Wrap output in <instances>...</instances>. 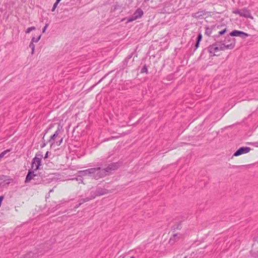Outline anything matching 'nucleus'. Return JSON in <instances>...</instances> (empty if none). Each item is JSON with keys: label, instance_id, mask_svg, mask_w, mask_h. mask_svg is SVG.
<instances>
[{"label": "nucleus", "instance_id": "1", "mask_svg": "<svg viewBox=\"0 0 258 258\" xmlns=\"http://www.w3.org/2000/svg\"><path fill=\"white\" fill-rule=\"evenodd\" d=\"M118 167L117 163H111L105 168L101 169L100 167H97L99 169L98 170L99 175L96 177H99L100 178L108 175L112 171L117 169Z\"/></svg>", "mask_w": 258, "mask_h": 258}, {"label": "nucleus", "instance_id": "2", "mask_svg": "<svg viewBox=\"0 0 258 258\" xmlns=\"http://www.w3.org/2000/svg\"><path fill=\"white\" fill-rule=\"evenodd\" d=\"M60 132V130L59 128H58L54 134L51 136L50 139L47 141V143L50 144L51 148L54 147L55 146H58L62 143L63 138L59 136Z\"/></svg>", "mask_w": 258, "mask_h": 258}, {"label": "nucleus", "instance_id": "3", "mask_svg": "<svg viewBox=\"0 0 258 258\" xmlns=\"http://www.w3.org/2000/svg\"><path fill=\"white\" fill-rule=\"evenodd\" d=\"M231 36L229 34L225 38L224 40L219 41V42H221L225 50L232 49L235 45V39L231 38Z\"/></svg>", "mask_w": 258, "mask_h": 258}, {"label": "nucleus", "instance_id": "4", "mask_svg": "<svg viewBox=\"0 0 258 258\" xmlns=\"http://www.w3.org/2000/svg\"><path fill=\"white\" fill-rule=\"evenodd\" d=\"M98 170H99V169L97 167L89 168L84 170L79 171H78V173L80 174L81 176L90 175L91 177L97 179L99 178V177H96L99 175Z\"/></svg>", "mask_w": 258, "mask_h": 258}, {"label": "nucleus", "instance_id": "5", "mask_svg": "<svg viewBox=\"0 0 258 258\" xmlns=\"http://www.w3.org/2000/svg\"><path fill=\"white\" fill-rule=\"evenodd\" d=\"M42 157L43 155L42 153L38 152L36 154L35 157L32 159V168L34 171H36L39 169Z\"/></svg>", "mask_w": 258, "mask_h": 258}, {"label": "nucleus", "instance_id": "6", "mask_svg": "<svg viewBox=\"0 0 258 258\" xmlns=\"http://www.w3.org/2000/svg\"><path fill=\"white\" fill-rule=\"evenodd\" d=\"M208 50L209 53L212 54L213 55H215V53L218 51L225 50L224 47H223V46H222L221 42H219V41H217L212 45H210L208 47Z\"/></svg>", "mask_w": 258, "mask_h": 258}, {"label": "nucleus", "instance_id": "7", "mask_svg": "<svg viewBox=\"0 0 258 258\" xmlns=\"http://www.w3.org/2000/svg\"><path fill=\"white\" fill-rule=\"evenodd\" d=\"M109 193L108 190L103 188L100 187H97L95 190H92L90 192V196L92 199L96 197L102 196Z\"/></svg>", "mask_w": 258, "mask_h": 258}, {"label": "nucleus", "instance_id": "8", "mask_svg": "<svg viewBox=\"0 0 258 258\" xmlns=\"http://www.w3.org/2000/svg\"><path fill=\"white\" fill-rule=\"evenodd\" d=\"M214 30H218V34L215 35V38H218L220 36L224 34L227 32V27L223 25H215L213 26Z\"/></svg>", "mask_w": 258, "mask_h": 258}, {"label": "nucleus", "instance_id": "9", "mask_svg": "<svg viewBox=\"0 0 258 258\" xmlns=\"http://www.w3.org/2000/svg\"><path fill=\"white\" fill-rule=\"evenodd\" d=\"M144 13L141 8H138L133 15L128 19L127 22H130L139 19L142 17Z\"/></svg>", "mask_w": 258, "mask_h": 258}, {"label": "nucleus", "instance_id": "10", "mask_svg": "<svg viewBox=\"0 0 258 258\" xmlns=\"http://www.w3.org/2000/svg\"><path fill=\"white\" fill-rule=\"evenodd\" d=\"M248 35H249L247 33L237 30H234L230 33V36H231L232 37L238 36L241 38H245L248 37Z\"/></svg>", "mask_w": 258, "mask_h": 258}, {"label": "nucleus", "instance_id": "11", "mask_svg": "<svg viewBox=\"0 0 258 258\" xmlns=\"http://www.w3.org/2000/svg\"><path fill=\"white\" fill-rule=\"evenodd\" d=\"M250 148L248 147H242L238 149L233 154L234 156H238L243 154L248 153L250 151Z\"/></svg>", "mask_w": 258, "mask_h": 258}, {"label": "nucleus", "instance_id": "12", "mask_svg": "<svg viewBox=\"0 0 258 258\" xmlns=\"http://www.w3.org/2000/svg\"><path fill=\"white\" fill-rule=\"evenodd\" d=\"M34 171L31 170L28 171L25 178V183H28L31 179H34V177L36 176V175L34 173Z\"/></svg>", "mask_w": 258, "mask_h": 258}, {"label": "nucleus", "instance_id": "13", "mask_svg": "<svg viewBox=\"0 0 258 258\" xmlns=\"http://www.w3.org/2000/svg\"><path fill=\"white\" fill-rule=\"evenodd\" d=\"M240 16L245 18H252L249 11L246 8L240 10Z\"/></svg>", "mask_w": 258, "mask_h": 258}, {"label": "nucleus", "instance_id": "14", "mask_svg": "<svg viewBox=\"0 0 258 258\" xmlns=\"http://www.w3.org/2000/svg\"><path fill=\"white\" fill-rule=\"evenodd\" d=\"M136 50H135L133 52L131 53L130 55H128L123 60V63L124 65L127 66L130 60L132 58L134 54L136 53Z\"/></svg>", "mask_w": 258, "mask_h": 258}, {"label": "nucleus", "instance_id": "15", "mask_svg": "<svg viewBox=\"0 0 258 258\" xmlns=\"http://www.w3.org/2000/svg\"><path fill=\"white\" fill-rule=\"evenodd\" d=\"M91 200H92V199L91 196H90L88 197H86L85 198L80 199L79 201V203L81 205H82L83 203H84L85 202H88V201H89Z\"/></svg>", "mask_w": 258, "mask_h": 258}, {"label": "nucleus", "instance_id": "16", "mask_svg": "<svg viewBox=\"0 0 258 258\" xmlns=\"http://www.w3.org/2000/svg\"><path fill=\"white\" fill-rule=\"evenodd\" d=\"M212 29H213V28L211 29L209 27H206L205 34L209 36L212 33Z\"/></svg>", "mask_w": 258, "mask_h": 258}, {"label": "nucleus", "instance_id": "17", "mask_svg": "<svg viewBox=\"0 0 258 258\" xmlns=\"http://www.w3.org/2000/svg\"><path fill=\"white\" fill-rule=\"evenodd\" d=\"M47 131H45V132L44 133V134L43 135V137H42L43 144L41 145V148H44L46 145V144L48 143L47 142H45V140L44 139V136H45V134L47 133Z\"/></svg>", "mask_w": 258, "mask_h": 258}, {"label": "nucleus", "instance_id": "18", "mask_svg": "<svg viewBox=\"0 0 258 258\" xmlns=\"http://www.w3.org/2000/svg\"><path fill=\"white\" fill-rule=\"evenodd\" d=\"M41 37V34L37 38L33 37L31 39V42H33V43L37 42L40 39Z\"/></svg>", "mask_w": 258, "mask_h": 258}, {"label": "nucleus", "instance_id": "19", "mask_svg": "<svg viewBox=\"0 0 258 258\" xmlns=\"http://www.w3.org/2000/svg\"><path fill=\"white\" fill-rule=\"evenodd\" d=\"M148 68L146 64H145L141 70V73H148Z\"/></svg>", "mask_w": 258, "mask_h": 258}, {"label": "nucleus", "instance_id": "20", "mask_svg": "<svg viewBox=\"0 0 258 258\" xmlns=\"http://www.w3.org/2000/svg\"><path fill=\"white\" fill-rule=\"evenodd\" d=\"M35 29H36V28L34 26L29 27L26 30V33L28 34V33H30L31 31H33V30H35Z\"/></svg>", "mask_w": 258, "mask_h": 258}, {"label": "nucleus", "instance_id": "21", "mask_svg": "<svg viewBox=\"0 0 258 258\" xmlns=\"http://www.w3.org/2000/svg\"><path fill=\"white\" fill-rule=\"evenodd\" d=\"M29 47L32 50V52L31 53L32 54H33L34 53V49H35V45L34 44V43L32 42H30V44H29Z\"/></svg>", "mask_w": 258, "mask_h": 258}, {"label": "nucleus", "instance_id": "22", "mask_svg": "<svg viewBox=\"0 0 258 258\" xmlns=\"http://www.w3.org/2000/svg\"><path fill=\"white\" fill-rule=\"evenodd\" d=\"M10 150L9 149L8 150H5L4 151H3V152H2L1 154H0V159H1L2 158H3L4 156L7 153H8L9 152H10Z\"/></svg>", "mask_w": 258, "mask_h": 258}, {"label": "nucleus", "instance_id": "23", "mask_svg": "<svg viewBox=\"0 0 258 258\" xmlns=\"http://www.w3.org/2000/svg\"><path fill=\"white\" fill-rule=\"evenodd\" d=\"M74 179H76L77 181H79V183L83 182V178L82 176H80V175L77 178L72 179V180Z\"/></svg>", "mask_w": 258, "mask_h": 258}, {"label": "nucleus", "instance_id": "24", "mask_svg": "<svg viewBox=\"0 0 258 258\" xmlns=\"http://www.w3.org/2000/svg\"><path fill=\"white\" fill-rule=\"evenodd\" d=\"M202 39V35L201 33H199L198 34L197 38V41L201 42Z\"/></svg>", "mask_w": 258, "mask_h": 258}, {"label": "nucleus", "instance_id": "25", "mask_svg": "<svg viewBox=\"0 0 258 258\" xmlns=\"http://www.w3.org/2000/svg\"><path fill=\"white\" fill-rule=\"evenodd\" d=\"M49 24L48 23L46 24L45 26L42 28V32L43 33H45L46 31V30L48 27Z\"/></svg>", "mask_w": 258, "mask_h": 258}, {"label": "nucleus", "instance_id": "26", "mask_svg": "<svg viewBox=\"0 0 258 258\" xmlns=\"http://www.w3.org/2000/svg\"><path fill=\"white\" fill-rule=\"evenodd\" d=\"M179 236H178V234H173V239L174 240H177L178 239H179Z\"/></svg>", "mask_w": 258, "mask_h": 258}, {"label": "nucleus", "instance_id": "27", "mask_svg": "<svg viewBox=\"0 0 258 258\" xmlns=\"http://www.w3.org/2000/svg\"><path fill=\"white\" fill-rule=\"evenodd\" d=\"M235 14H238L240 16V10L237 9L233 12Z\"/></svg>", "mask_w": 258, "mask_h": 258}, {"label": "nucleus", "instance_id": "28", "mask_svg": "<svg viewBox=\"0 0 258 258\" xmlns=\"http://www.w3.org/2000/svg\"><path fill=\"white\" fill-rule=\"evenodd\" d=\"M57 4L55 3L54 4H53V6L52 7V8L51 9V11L52 12H53L54 11V10H55L56 8L57 7Z\"/></svg>", "mask_w": 258, "mask_h": 258}, {"label": "nucleus", "instance_id": "29", "mask_svg": "<svg viewBox=\"0 0 258 258\" xmlns=\"http://www.w3.org/2000/svg\"><path fill=\"white\" fill-rule=\"evenodd\" d=\"M200 43V42L196 41V43L195 46V49H197L199 47Z\"/></svg>", "mask_w": 258, "mask_h": 258}, {"label": "nucleus", "instance_id": "30", "mask_svg": "<svg viewBox=\"0 0 258 258\" xmlns=\"http://www.w3.org/2000/svg\"><path fill=\"white\" fill-rule=\"evenodd\" d=\"M199 12L195 13V14L192 15V16L193 17H199L200 16V15H199Z\"/></svg>", "mask_w": 258, "mask_h": 258}, {"label": "nucleus", "instance_id": "31", "mask_svg": "<svg viewBox=\"0 0 258 258\" xmlns=\"http://www.w3.org/2000/svg\"><path fill=\"white\" fill-rule=\"evenodd\" d=\"M48 154H49V152L48 151H47L44 157V159H45L46 158H47L48 157Z\"/></svg>", "mask_w": 258, "mask_h": 258}, {"label": "nucleus", "instance_id": "32", "mask_svg": "<svg viewBox=\"0 0 258 258\" xmlns=\"http://www.w3.org/2000/svg\"><path fill=\"white\" fill-rule=\"evenodd\" d=\"M81 205L79 203H78V204H77L75 206V208L76 209H77Z\"/></svg>", "mask_w": 258, "mask_h": 258}, {"label": "nucleus", "instance_id": "33", "mask_svg": "<svg viewBox=\"0 0 258 258\" xmlns=\"http://www.w3.org/2000/svg\"><path fill=\"white\" fill-rule=\"evenodd\" d=\"M60 1H61V0H56L55 3L58 4Z\"/></svg>", "mask_w": 258, "mask_h": 258}, {"label": "nucleus", "instance_id": "34", "mask_svg": "<svg viewBox=\"0 0 258 258\" xmlns=\"http://www.w3.org/2000/svg\"><path fill=\"white\" fill-rule=\"evenodd\" d=\"M134 61V59H132V60L131 61V62L130 63V64H131Z\"/></svg>", "mask_w": 258, "mask_h": 258}, {"label": "nucleus", "instance_id": "35", "mask_svg": "<svg viewBox=\"0 0 258 258\" xmlns=\"http://www.w3.org/2000/svg\"><path fill=\"white\" fill-rule=\"evenodd\" d=\"M256 241H257V242H258V236L256 238Z\"/></svg>", "mask_w": 258, "mask_h": 258}, {"label": "nucleus", "instance_id": "36", "mask_svg": "<svg viewBox=\"0 0 258 258\" xmlns=\"http://www.w3.org/2000/svg\"><path fill=\"white\" fill-rule=\"evenodd\" d=\"M150 1V0H144V1H145V2H148V1Z\"/></svg>", "mask_w": 258, "mask_h": 258}, {"label": "nucleus", "instance_id": "37", "mask_svg": "<svg viewBox=\"0 0 258 258\" xmlns=\"http://www.w3.org/2000/svg\"><path fill=\"white\" fill-rule=\"evenodd\" d=\"M130 258H135V257L133 256L131 257Z\"/></svg>", "mask_w": 258, "mask_h": 258}, {"label": "nucleus", "instance_id": "38", "mask_svg": "<svg viewBox=\"0 0 258 258\" xmlns=\"http://www.w3.org/2000/svg\"><path fill=\"white\" fill-rule=\"evenodd\" d=\"M184 258H187L186 257H184Z\"/></svg>", "mask_w": 258, "mask_h": 258}]
</instances>
